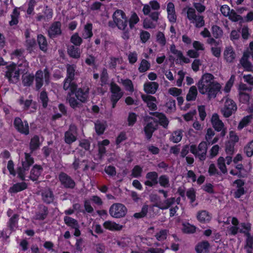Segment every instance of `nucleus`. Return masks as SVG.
Segmentation results:
<instances>
[{
	"mask_svg": "<svg viewBox=\"0 0 253 253\" xmlns=\"http://www.w3.org/2000/svg\"><path fill=\"white\" fill-rule=\"evenodd\" d=\"M217 165L220 170L221 173L225 174L227 173V169L225 165L224 158L219 157L217 160Z\"/></svg>",
	"mask_w": 253,
	"mask_h": 253,
	"instance_id": "42",
	"label": "nucleus"
},
{
	"mask_svg": "<svg viewBox=\"0 0 253 253\" xmlns=\"http://www.w3.org/2000/svg\"><path fill=\"white\" fill-rule=\"evenodd\" d=\"M67 52L68 54L74 58H79L80 57L81 51L79 48L74 45H70L68 47Z\"/></svg>",
	"mask_w": 253,
	"mask_h": 253,
	"instance_id": "31",
	"label": "nucleus"
},
{
	"mask_svg": "<svg viewBox=\"0 0 253 253\" xmlns=\"http://www.w3.org/2000/svg\"><path fill=\"white\" fill-rule=\"evenodd\" d=\"M150 67V63L145 59H143L138 68V70L140 73H143L149 69Z\"/></svg>",
	"mask_w": 253,
	"mask_h": 253,
	"instance_id": "55",
	"label": "nucleus"
},
{
	"mask_svg": "<svg viewBox=\"0 0 253 253\" xmlns=\"http://www.w3.org/2000/svg\"><path fill=\"white\" fill-rule=\"evenodd\" d=\"M146 178L147 180L144 182V184L147 186L152 187L158 183V174L156 171L148 172Z\"/></svg>",
	"mask_w": 253,
	"mask_h": 253,
	"instance_id": "14",
	"label": "nucleus"
},
{
	"mask_svg": "<svg viewBox=\"0 0 253 253\" xmlns=\"http://www.w3.org/2000/svg\"><path fill=\"white\" fill-rule=\"evenodd\" d=\"M211 123L213 128L217 131H220L224 126L223 123L219 119V116L216 113L212 115Z\"/></svg>",
	"mask_w": 253,
	"mask_h": 253,
	"instance_id": "19",
	"label": "nucleus"
},
{
	"mask_svg": "<svg viewBox=\"0 0 253 253\" xmlns=\"http://www.w3.org/2000/svg\"><path fill=\"white\" fill-rule=\"evenodd\" d=\"M11 58L13 60H22L24 59L23 50L22 49H16L11 54Z\"/></svg>",
	"mask_w": 253,
	"mask_h": 253,
	"instance_id": "61",
	"label": "nucleus"
},
{
	"mask_svg": "<svg viewBox=\"0 0 253 253\" xmlns=\"http://www.w3.org/2000/svg\"><path fill=\"white\" fill-rule=\"evenodd\" d=\"M31 106L32 110L31 112H34L37 110V106L35 102H33L32 100H26L24 102L23 109L25 110H28L29 107Z\"/></svg>",
	"mask_w": 253,
	"mask_h": 253,
	"instance_id": "53",
	"label": "nucleus"
},
{
	"mask_svg": "<svg viewBox=\"0 0 253 253\" xmlns=\"http://www.w3.org/2000/svg\"><path fill=\"white\" fill-rule=\"evenodd\" d=\"M43 73L41 70H38L35 75L36 89L39 90L43 85Z\"/></svg>",
	"mask_w": 253,
	"mask_h": 253,
	"instance_id": "30",
	"label": "nucleus"
},
{
	"mask_svg": "<svg viewBox=\"0 0 253 253\" xmlns=\"http://www.w3.org/2000/svg\"><path fill=\"white\" fill-rule=\"evenodd\" d=\"M175 198L171 197L166 199L163 202L160 201L157 202L155 203L153 206L157 207L162 210H167L175 203Z\"/></svg>",
	"mask_w": 253,
	"mask_h": 253,
	"instance_id": "18",
	"label": "nucleus"
},
{
	"mask_svg": "<svg viewBox=\"0 0 253 253\" xmlns=\"http://www.w3.org/2000/svg\"><path fill=\"white\" fill-rule=\"evenodd\" d=\"M112 17L118 29L125 30L127 25L125 13L122 10L118 9L114 12Z\"/></svg>",
	"mask_w": 253,
	"mask_h": 253,
	"instance_id": "6",
	"label": "nucleus"
},
{
	"mask_svg": "<svg viewBox=\"0 0 253 253\" xmlns=\"http://www.w3.org/2000/svg\"><path fill=\"white\" fill-rule=\"evenodd\" d=\"M222 101L224 104L220 109L221 113L225 118H229L236 111L237 105L233 100L228 97H224Z\"/></svg>",
	"mask_w": 253,
	"mask_h": 253,
	"instance_id": "3",
	"label": "nucleus"
},
{
	"mask_svg": "<svg viewBox=\"0 0 253 253\" xmlns=\"http://www.w3.org/2000/svg\"><path fill=\"white\" fill-rule=\"evenodd\" d=\"M77 140V132L74 126H70L69 129L66 131L64 134L65 142L71 144Z\"/></svg>",
	"mask_w": 253,
	"mask_h": 253,
	"instance_id": "13",
	"label": "nucleus"
},
{
	"mask_svg": "<svg viewBox=\"0 0 253 253\" xmlns=\"http://www.w3.org/2000/svg\"><path fill=\"white\" fill-rule=\"evenodd\" d=\"M253 116L252 115L244 117L240 122L237 127L238 129L241 130L244 127L246 126L251 122Z\"/></svg>",
	"mask_w": 253,
	"mask_h": 253,
	"instance_id": "48",
	"label": "nucleus"
},
{
	"mask_svg": "<svg viewBox=\"0 0 253 253\" xmlns=\"http://www.w3.org/2000/svg\"><path fill=\"white\" fill-rule=\"evenodd\" d=\"M58 179L64 188L73 189L75 186L76 183L74 180L65 172H60L58 176Z\"/></svg>",
	"mask_w": 253,
	"mask_h": 253,
	"instance_id": "10",
	"label": "nucleus"
},
{
	"mask_svg": "<svg viewBox=\"0 0 253 253\" xmlns=\"http://www.w3.org/2000/svg\"><path fill=\"white\" fill-rule=\"evenodd\" d=\"M40 99L42 103L43 107L46 108L47 106L48 98L47 92L43 90L41 92Z\"/></svg>",
	"mask_w": 253,
	"mask_h": 253,
	"instance_id": "58",
	"label": "nucleus"
},
{
	"mask_svg": "<svg viewBox=\"0 0 253 253\" xmlns=\"http://www.w3.org/2000/svg\"><path fill=\"white\" fill-rule=\"evenodd\" d=\"M37 40L40 48L42 51L45 52L47 49V42L45 37L42 35H39Z\"/></svg>",
	"mask_w": 253,
	"mask_h": 253,
	"instance_id": "39",
	"label": "nucleus"
},
{
	"mask_svg": "<svg viewBox=\"0 0 253 253\" xmlns=\"http://www.w3.org/2000/svg\"><path fill=\"white\" fill-rule=\"evenodd\" d=\"M6 71L5 73V77L8 79L9 82L15 83L19 80L20 72L17 69L15 63L6 67Z\"/></svg>",
	"mask_w": 253,
	"mask_h": 253,
	"instance_id": "8",
	"label": "nucleus"
},
{
	"mask_svg": "<svg viewBox=\"0 0 253 253\" xmlns=\"http://www.w3.org/2000/svg\"><path fill=\"white\" fill-rule=\"evenodd\" d=\"M27 185L25 182L17 183L10 187L9 192L10 193H17L26 189Z\"/></svg>",
	"mask_w": 253,
	"mask_h": 253,
	"instance_id": "32",
	"label": "nucleus"
},
{
	"mask_svg": "<svg viewBox=\"0 0 253 253\" xmlns=\"http://www.w3.org/2000/svg\"><path fill=\"white\" fill-rule=\"evenodd\" d=\"M197 86L199 92L203 94L207 93L210 98L215 97L221 89L220 84L214 81V76L210 73L203 75Z\"/></svg>",
	"mask_w": 253,
	"mask_h": 253,
	"instance_id": "1",
	"label": "nucleus"
},
{
	"mask_svg": "<svg viewBox=\"0 0 253 253\" xmlns=\"http://www.w3.org/2000/svg\"><path fill=\"white\" fill-rule=\"evenodd\" d=\"M110 86V91L111 92L110 99L120 100L124 94L120 87L114 82H112Z\"/></svg>",
	"mask_w": 253,
	"mask_h": 253,
	"instance_id": "12",
	"label": "nucleus"
},
{
	"mask_svg": "<svg viewBox=\"0 0 253 253\" xmlns=\"http://www.w3.org/2000/svg\"><path fill=\"white\" fill-rule=\"evenodd\" d=\"M92 25L91 23H88L84 26V30L83 33V37L84 39L91 38L92 35Z\"/></svg>",
	"mask_w": 253,
	"mask_h": 253,
	"instance_id": "44",
	"label": "nucleus"
},
{
	"mask_svg": "<svg viewBox=\"0 0 253 253\" xmlns=\"http://www.w3.org/2000/svg\"><path fill=\"white\" fill-rule=\"evenodd\" d=\"M210 244L208 241L199 243L196 247L195 250L197 253H208L209 251Z\"/></svg>",
	"mask_w": 253,
	"mask_h": 253,
	"instance_id": "27",
	"label": "nucleus"
},
{
	"mask_svg": "<svg viewBox=\"0 0 253 253\" xmlns=\"http://www.w3.org/2000/svg\"><path fill=\"white\" fill-rule=\"evenodd\" d=\"M186 13L187 19L196 28H200L205 26L204 16L197 13L193 7H188Z\"/></svg>",
	"mask_w": 253,
	"mask_h": 253,
	"instance_id": "2",
	"label": "nucleus"
},
{
	"mask_svg": "<svg viewBox=\"0 0 253 253\" xmlns=\"http://www.w3.org/2000/svg\"><path fill=\"white\" fill-rule=\"evenodd\" d=\"M159 87V84L154 82L145 83L144 84V90L145 92L149 94H154Z\"/></svg>",
	"mask_w": 253,
	"mask_h": 253,
	"instance_id": "23",
	"label": "nucleus"
},
{
	"mask_svg": "<svg viewBox=\"0 0 253 253\" xmlns=\"http://www.w3.org/2000/svg\"><path fill=\"white\" fill-rule=\"evenodd\" d=\"M168 234V231L167 230H161L155 234V237L158 241H162L167 239Z\"/></svg>",
	"mask_w": 253,
	"mask_h": 253,
	"instance_id": "54",
	"label": "nucleus"
},
{
	"mask_svg": "<svg viewBox=\"0 0 253 253\" xmlns=\"http://www.w3.org/2000/svg\"><path fill=\"white\" fill-rule=\"evenodd\" d=\"M34 80V76L31 75H26L23 77V84L25 86H30Z\"/></svg>",
	"mask_w": 253,
	"mask_h": 253,
	"instance_id": "63",
	"label": "nucleus"
},
{
	"mask_svg": "<svg viewBox=\"0 0 253 253\" xmlns=\"http://www.w3.org/2000/svg\"><path fill=\"white\" fill-rule=\"evenodd\" d=\"M150 114L157 117L159 119V124L163 126L164 127L167 128L169 125V121L166 116L162 113L157 112H150Z\"/></svg>",
	"mask_w": 253,
	"mask_h": 253,
	"instance_id": "24",
	"label": "nucleus"
},
{
	"mask_svg": "<svg viewBox=\"0 0 253 253\" xmlns=\"http://www.w3.org/2000/svg\"><path fill=\"white\" fill-rule=\"evenodd\" d=\"M183 136V131L178 129L172 133L169 139L174 143H178L181 141Z\"/></svg>",
	"mask_w": 253,
	"mask_h": 253,
	"instance_id": "41",
	"label": "nucleus"
},
{
	"mask_svg": "<svg viewBox=\"0 0 253 253\" xmlns=\"http://www.w3.org/2000/svg\"><path fill=\"white\" fill-rule=\"evenodd\" d=\"M19 15L20 12L18 10V8H15L11 14V20L9 21V25L10 26H13L17 24L18 23Z\"/></svg>",
	"mask_w": 253,
	"mask_h": 253,
	"instance_id": "43",
	"label": "nucleus"
},
{
	"mask_svg": "<svg viewBox=\"0 0 253 253\" xmlns=\"http://www.w3.org/2000/svg\"><path fill=\"white\" fill-rule=\"evenodd\" d=\"M41 145L39 136L38 135L34 136L31 139L30 143V148L31 153L38 149Z\"/></svg>",
	"mask_w": 253,
	"mask_h": 253,
	"instance_id": "37",
	"label": "nucleus"
},
{
	"mask_svg": "<svg viewBox=\"0 0 253 253\" xmlns=\"http://www.w3.org/2000/svg\"><path fill=\"white\" fill-rule=\"evenodd\" d=\"M18 219V215L16 214H14L9 219L8 222V227L10 230L13 231L16 226Z\"/></svg>",
	"mask_w": 253,
	"mask_h": 253,
	"instance_id": "62",
	"label": "nucleus"
},
{
	"mask_svg": "<svg viewBox=\"0 0 253 253\" xmlns=\"http://www.w3.org/2000/svg\"><path fill=\"white\" fill-rule=\"evenodd\" d=\"M223 56L224 59L227 62L232 63L236 58V54L233 48L231 46H229L225 47Z\"/></svg>",
	"mask_w": 253,
	"mask_h": 253,
	"instance_id": "17",
	"label": "nucleus"
},
{
	"mask_svg": "<svg viewBox=\"0 0 253 253\" xmlns=\"http://www.w3.org/2000/svg\"><path fill=\"white\" fill-rule=\"evenodd\" d=\"M148 206L147 205H144L139 212L135 213L133 214V217L136 218H140L145 216L148 212Z\"/></svg>",
	"mask_w": 253,
	"mask_h": 253,
	"instance_id": "57",
	"label": "nucleus"
},
{
	"mask_svg": "<svg viewBox=\"0 0 253 253\" xmlns=\"http://www.w3.org/2000/svg\"><path fill=\"white\" fill-rule=\"evenodd\" d=\"M103 226L105 228L112 231H120L123 228L122 225L111 221L104 222Z\"/></svg>",
	"mask_w": 253,
	"mask_h": 253,
	"instance_id": "29",
	"label": "nucleus"
},
{
	"mask_svg": "<svg viewBox=\"0 0 253 253\" xmlns=\"http://www.w3.org/2000/svg\"><path fill=\"white\" fill-rule=\"evenodd\" d=\"M67 99L72 108L76 109L82 107V102L78 101L75 97L71 96L70 94L67 96Z\"/></svg>",
	"mask_w": 253,
	"mask_h": 253,
	"instance_id": "47",
	"label": "nucleus"
},
{
	"mask_svg": "<svg viewBox=\"0 0 253 253\" xmlns=\"http://www.w3.org/2000/svg\"><path fill=\"white\" fill-rule=\"evenodd\" d=\"M155 129L154 123L151 122L146 125L144 128V131L147 139L149 140L151 138Z\"/></svg>",
	"mask_w": 253,
	"mask_h": 253,
	"instance_id": "35",
	"label": "nucleus"
},
{
	"mask_svg": "<svg viewBox=\"0 0 253 253\" xmlns=\"http://www.w3.org/2000/svg\"><path fill=\"white\" fill-rule=\"evenodd\" d=\"M158 183L164 188H168L170 186L169 178L166 175H162L158 178Z\"/></svg>",
	"mask_w": 253,
	"mask_h": 253,
	"instance_id": "45",
	"label": "nucleus"
},
{
	"mask_svg": "<svg viewBox=\"0 0 253 253\" xmlns=\"http://www.w3.org/2000/svg\"><path fill=\"white\" fill-rule=\"evenodd\" d=\"M89 94V88L84 86L79 88L76 92V97L82 103H85L87 101Z\"/></svg>",
	"mask_w": 253,
	"mask_h": 253,
	"instance_id": "15",
	"label": "nucleus"
},
{
	"mask_svg": "<svg viewBox=\"0 0 253 253\" xmlns=\"http://www.w3.org/2000/svg\"><path fill=\"white\" fill-rule=\"evenodd\" d=\"M127 213L126 208L120 203L113 204L110 208L109 213L114 218H119L124 217Z\"/></svg>",
	"mask_w": 253,
	"mask_h": 253,
	"instance_id": "7",
	"label": "nucleus"
},
{
	"mask_svg": "<svg viewBox=\"0 0 253 253\" xmlns=\"http://www.w3.org/2000/svg\"><path fill=\"white\" fill-rule=\"evenodd\" d=\"M249 57V53L244 52L242 57L240 61V62L246 71L250 72L253 71V65L248 60Z\"/></svg>",
	"mask_w": 253,
	"mask_h": 253,
	"instance_id": "20",
	"label": "nucleus"
},
{
	"mask_svg": "<svg viewBox=\"0 0 253 253\" xmlns=\"http://www.w3.org/2000/svg\"><path fill=\"white\" fill-rule=\"evenodd\" d=\"M121 83L125 86L126 90L132 92L134 91L133 85L132 81L129 79L121 80Z\"/></svg>",
	"mask_w": 253,
	"mask_h": 253,
	"instance_id": "52",
	"label": "nucleus"
},
{
	"mask_svg": "<svg viewBox=\"0 0 253 253\" xmlns=\"http://www.w3.org/2000/svg\"><path fill=\"white\" fill-rule=\"evenodd\" d=\"M198 94L197 87L193 85L190 87L188 92L186 95V100L188 101H194L196 100Z\"/></svg>",
	"mask_w": 253,
	"mask_h": 253,
	"instance_id": "38",
	"label": "nucleus"
},
{
	"mask_svg": "<svg viewBox=\"0 0 253 253\" xmlns=\"http://www.w3.org/2000/svg\"><path fill=\"white\" fill-rule=\"evenodd\" d=\"M106 128V124L105 122L97 121L95 123V129L98 135L102 134Z\"/></svg>",
	"mask_w": 253,
	"mask_h": 253,
	"instance_id": "50",
	"label": "nucleus"
},
{
	"mask_svg": "<svg viewBox=\"0 0 253 253\" xmlns=\"http://www.w3.org/2000/svg\"><path fill=\"white\" fill-rule=\"evenodd\" d=\"M157 22L147 18L144 20L143 26L144 28L146 29H154L157 26Z\"/></svg>",
	"mask_w": 253,
	"mask_h": 253,
	"instance_id": "51",
	"label": "nucleus"
},
{
	"mask_svg": "<svg viewBox=\"0 0 253 253\" xmlns=\"http://www.w3.org/2000/svg\"><path fill=\"white\" fill-rule=\"evenodd\" d=\"M42 199L44 203L50 204L53 201L54 196L49 189H46L42 192Z\"/></svg>",
	"mask_w": 253,
	"mask_h": 253,
	"instance_id": "25",
	"label": "nucleus"
},
{
	"mask_svg": "<svg viewBox=\"0 0 253 253\" xmlns=\"http://www.w3.org/2000/svg\"><path fill=\"white\" fill-rule=\"evenodd\" d=\"M245 235L247 236L246 239V244L244 246V249L247 250L253 251V235H251L250 233H245Z\"/></svg>",
	"mask_w": 253,
	"mask_h": 253,
	"instance_id": "40",
	"label": "nucleus"
},
{
	"mask_svg": "<svg viewBox=\"0 0 253 253\" xmlns=\"http://www.w3.org/2000/svg\"><path fill=\"white\" fill-rule=\"evenodd\" d=\"M42 172V169L40 166H35L32 169L30 178L33 181L37 180Z\"/></svg>",
	"mask_w": 253,
	"mask_h": 253,
	"instance_id": "34",
	"label": "nucleus"
},
{
	"mask_svg": "<svg viewBox=\"0 0 253 253\" xmlns=\"http://www.w3.org/2000/svg\"><path fill=\"white\" fill-rule=\"evenodd\" d=\"M67 68V77L66 78L70 79L72 80L74 79L75 72L76 69V66L72 64H67L66 65Z\"/></svg>",
	"mask_w": 253,
	"mask_h": 253,
	"instance_id": "49",
	"label": "nucleus"
},
{
	"mask_svg": "<svg viewBox=\"0 0 253 253\" xmlns=\"http://www.w3.org/2000/svg\"><path fill=\"white\" fill-rule=\"evenodd\" d=\"M197 218L200 222L205 223L209 221L211 217L207 211L203 210L197 213Z\"/></svg>",
	"mask_w": 253,
	"mask_h": 253,
	"instance_id": "33",
	"label": "nucleus"
},
{
	"mask_svg": "<svg viewBox=\"0 0 253 253\" xmlns=\"http://www.w3.org/2000/svg\"><path fill=\"white\" fill-rule=\"evenodd\" d=\"M61 23L59 21L53 22L48 30V35L51 38L54 39L62 34Z\"/></svg>",
	"mask_w": 253,
	"mask_h": 253,
	"instance_id": "11",
	"label": "nucleus"
},
{
	"mask_svg": "<svg viewBox=\"0 0 253 253\" xmlns=\"http://www.w3.org/2000/svg\"><path fill=\"white\" fill-rule=\"evenodd\" d=\"M212 34L215 38H219L222 35L223 32L221 29L217 25H213L211 27Z\"/></svg>",
	"mask_w": 253,
	"mask_h": 253,
	"instance_id": "56",
	"label": "nucleus"
},
{
	"mask_svg": "<svg viewBox=\"0 0 253 253\" xmlns=\"http://www.w3.org/2000/svg\"><path fill=\"white\" fill-rule=\"evenodd\" d=\"M73 80L66 78L63 85V88L65 90H69L71 93H74L77 89V85L72 82Z\"/></svg>",
	"mask_w": 253,
	"mask_h": 253,
	"instance_id": "28",
	"label": "nucleus"
},
{
	"mask_svg": "<svg viewBox=\"0 0 253 253\" xmlns=\"http://www.w3.org/2000/svg\"><path fill=\"white\" fill-rule=\"evenodd\" d=\"M17 69L20 73L27 72L29 67L28 62L24 59L18 60L17 64H16Z\"/></svg>",
	"mask_w": 253,
	"mask_h": 253,
	"instance_id": "36",
	"label": "nucleus"
},
{
	"mask_svg": "<svg viewBox=\"0 0 253 253\" xmlns=\"http://www.w3.org/2000/svg\"><path fill=\"white\" fill-rule=\"evenodd\" d=\"M14 126L20 133L25 135L29 134V126L27 121H23L19 117H16L14 120Z\"/></svg>",
	"mask_w": 253,
	"mask_h": 253,
	"instance_id": "9",
	"label": "nucleus"
},
{
	"mask_svg": "<svg viewBox=\"0 0 253 253\" xmlns=\"http://www.w3.org/2000/svg\"><path fill=\"white\" fill-rule=\"evenodd\" d=\"M139 21V18L136 13H133L129 20V26L131 29H132L134 25L136 24Z\"/></svg>",
	"mask_w": 253,
	"mask_h": 253,
	"instance_id": "60",
	"label": "nucleus"
},
{
	"mask_svg": "<svg viewBox=\"0 0 253 253\" xmlns=\"http://www.w3.org/2000/svg\"><path fill=\"white\" fill-rule=\"evenodd\" d=\"M167 11L168 18L170 23H174L176 21V15L175 14V7L173 3L169 2L168 3Z\"/></svg>",
	"mask_w": 253,
	"mask_h": 253,
	"instance_id": "22",
	"label": "nucleus"
},
{
	"mask_svg": "<svg viewBox=\"0 0 253 253\" xmlns=\"http://www.w3.org/2000/svg\"><path fill=\"white\" fill-rule=\"evenodd\" d=\"M141 98L147 104V107L150 110L155 111L157 109V106L156 104L157 100L155 97L149 95L143 94L141 95Z\"/></svg>",
	"mask_w": 253,
	"mask_h": 253,
	"instance_id": "16",
	"label": "nucleus"
},
{
	"mask_svg": "<svg viewBox=\"0 0 253 253\" xmlns=\"http://www.w3.org/2000/svg\"><path fill=\"white\" fill-rule=\"evenodd\" d=\"M73 168L75 170H77L83 167L84 170L88 169L89 167L86 160L81 161L79 159L75 157V160L72 164Z\"/></svg>",
	"mask_w": 253,
	"mask_h": 253,
	"instance_id": "26",
	"label": "nucleus"
},
{
	"mask_svg": "<svg viewBox=\"0 0 253 253\" xmlns=\"http://www.w3.org/2000/svg\"><path fill=\"white\" fill-rule=\"evenodd\" d=\"M48 208L44 205H40L38 208V211L36 212L34 219L36 220H44L48 214Z\"/></svg>",
	"mask_w": 253,
	"mask_h": 253,
	"instance_id": "21",
	"label": "nucleus"
},
{
	"mask_svg": "<svg viewBox=\"0 0 253 253\" xmlns=\"http://www.w3.org/2000/svg\"><path fill=\"white\" fill-rule=\"evenodd\" d=\"M34 162V159L30 154L25 153V160L22 161V166L17 169L18 176L21 180H25L26 172L29 170V168L33 164Z\"/></svg>",
	"mask_w": 253,
	"mask_h": 253,
	"instance_id": "5",
	"label": "nucleus"
},
{
	"mask_svg": "<svg viewBox=\"0 0 253 253\" xmlns=\"http://www.w3.org/2000/svg\"><path fill=\"white\" fill-rule=\"evenodd\" d=\"M208 172L210 175L215 176H220L221 175V172L218 170L215 165L213 164H211L210 165Z\"/></svg>",
	"mask_w": 253,
	"mask_h": 253,
	"instance_id": "59",
	"label": "nucleus"
},
{
	"mask_svg": "<svg viewBox=\"0 0 253 253\" xmlns=\"http://www.w3.org/2000/svg\"><path fill=\"white\" fill-rule=\"evenodd\" d=\"M244 151L249 157H251L253 155V140L249 142L245 147Z\"/></svg>",
	"mask_w": 253,
	"mask_h": 253,
	"instance_id": "64",
	"label": "nucleus"
},
{
	"mask_svg": "<svg viewBox=\"0 0 253 253\" xmlns=\"http://www.w3.org/2000/svg\"><path fill=\"white\" fill-rule=\"evenodd\" d=\"M64 221L65 223L69 227L74 228L79 225L78 221L68 216H65L64 217Z\"/></svg>",
	"mask_w": 253,
	"mask_h": 253,
	"instance_id": "46",
	"label": "nucleus"
},
{
	"mask_svg": "<svg viewBox=\"0 0 253 253\" xmlns=\"http://www.w3.org/2000/svg\"><path fill=\"white\" fill-rule=\"evenodd\" d=\"M207 144L206 142H201L198 147L195 145L190 146V151L196 157H198L200 161H204L206 158L207 151Z\"/></svg>",
	"mask_w": 253,
	"mask_h": 253,
	"instance_id": "4",
	"label": "nucleus"
}]
</instances>
